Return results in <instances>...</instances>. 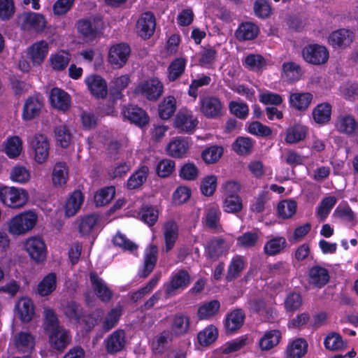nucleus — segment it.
<instances>
[{
	"label": "nucleus",
	"mask_w": 358,
	"mask_h": 358,
	"mask_svg": "<svg viewBox=\"0 0 358 358\" xmlns=\"http://www.w3.org/2000/svg\"><path fill=\"white\" fill-rule=\"evenodd\" d=\"M162 234L164 241V250L166 252L171 250L178 238L179 227L173 220L166 221L162 224Z\"/></svg>",
	"instance_id": "nucleus-14"
},
{
	"label": "nucleus",
	"mask_w": 358,
	"mask_h": 358,
	"mask_svg": "<svg viewBox=\"0 0 358 358\" xmlns=\"http://www.w3.org/2000/svg\"><path fill=\"white\" fill-rule=\"evenodd\" d=\"M85 83L91 94L97 98H103L107 94V85L105 80L97 75L87 76Z\"/></svg>",
	"instance_id": "nucleus-25"
},
{
	"label": "nucleus",
	"mask_w": 358,
	"mask_h": 358,
	"mask_svg": "<svg viewBox=\"0 0 358 358\" xmlns=\"http://www.w3.org/2000/svg\"><path fill=\"white\" fill-rule=\"evenodd\" d=\"M172 336L168 331H164L156 336L151 342V348L155 353H162L164 351Z\"/></svg>",
	"instance_id": "nucleus-53"
},
{
	"label": "nucleus",
	"mask_w": 358,
	"mask_h": 358,
	"mask_svg": "<svg viewBox=\"0 0 358 358\" xmlns=\"http://www.w3.org/2000/svg\"><path fill=\"white\" fill-rule=\"evenodd\" d=\"M22 24L24 29H31L37 32L42 31L46 27L45 16L38 13H27L21 17Z\"/></svg>",
	"instance_id": "nucleus-23"
},
{
	"label": "nucleus",
	"mask_w": 358,
	"mask_h": 358,
	"mask_svg": "<svg viewBox=\"0 0 358 358\" xmlns=\"http://www.w3.org/2000/svg\"><path fill=\"white\" fill-rule=\"evenodd\" d=\"M331 110L332 106L329 103H319L312 111L313 119L318 124H325L331 120Z\"/></svg>",
	"instance_id": "nucleus-36"
},
{
	"label": "nucleus",
	"mask_w": 358,
	"mask_h": 358,
	"mask_svg": "<svg viewBox=\"0 0 358 358\" xmlns=\"http://www.w3.org/2000/svg\"><path fill=\"white\" fill-rule=\"evenodd\" d=\"M130 82V77L127 74L115 77L110 81V91L114 99H120L122 97V91L127 87Z\"/></svg>",
	"instance_id": "nucleus-41"
},
{
	"label": "nucleus",
	"mask_w": 358,
	"mask_h": 358,
	"mask_svg": "<svg viewBox=\"0 0 358 358\" xmlns=\"http://www.w3.org/2000/svg\"><path fill=\"white\" fill-rule=\"evenodd\" d=\"M302 74L301 69L297 64L289 62L282 64L281 76L287 82H296L301 78Z\"/></svg>",
	"instance_id": "nucleus-39"
},
{
	"label": "nucleus",
	"mask_w": 358,
	"mask_h": 358,
	"mask_svg": "<svg viewBox=\"0 0 358 358\" xmlns=\"http://www.w3.org/2000/svg\"><path fill=\"white\" fill-rule=\"evenodd\" d=\"M335 129L340 134L354 136L358 134V122L350 114L339 115L334 122Z\"/></svg>",
	"instance_id": "nucleus-11"
},
{
	"label": "nucleus",
	"mask_w": 358,
	"mask_h": 358,
	"mask_svg": "<svg viewBox=\"0 0 358 358\" xmlns=\"http://www.w3.org/2000/svg\"><path fill=\"white\" fill-rule=\"evenodd\" d=\"M303 59L313 65L325 64L329 57V51L326 47L318 44H309L302 50Z\"/></svg>",
	"instance_id": "nucleus-8"
},
{
	"label": "nucleus",
	"mask_w": 358,
	"mask_h": 358,
	"mask_svg": "<svg viewBox=\"0 0 358 358\" xmlns=\"http://www.w3.org/2000/svg\"><path fill=\"white\" fill-rule=\"evenodd\" d=\"M158 248L155 245H150L147 247L144 255V264L139 271V275L143 278L147 277L153 270L157 260Z\"/></svg>",
	"instance_id": "nucleus-28"
},
{
	"label": "nucleus",
	"mask_w": 358,
	"mask_h": 358,
	"mask_svg": "<svg viewBox=\"0 0 358 358\" xmlns=\"http://www.w3.org/2000/svg\"><path fill=\"white\" fill-rule=\"evenodd\" d=\"M106 348L108 353L121 351L125 345V333L123 330L114 331L105 340Z\"/></svg>",
	"instance_id": "nucleus-32"
},
{
	"label": "nucleus",
	"mask_w": 358,
	"mask_h": 358,
	"mask_svg": "<svg viewBox=\"0 0 358 358\" xmlns=\"http://www.w3.org/2000/svg\"><path fill=\"white\" fill-rule=\"evenodd\" d=\"M3 152L10 159L18 157L23 150V141L18 136H8L3 143Z\"/></svg>",
	"instance_id": "nucleus-30"
},
{
	"label": "nucleus",
	"mask_w": 358,
	"mask_h": 358,
	"mask_svg": "<svg viewBox=\"0 0 358 358\" xmlns=\"http://www.w3.org/2000/svg\"><path fill=\"white\" fill-rule=\"evenodd\" d=\"M310 282L316 287H321L326 285L329 275L328 271L321 266H313L309 271Z\"/></svg>",
	"instance_id": "nucleus-46"
},
{
	"label": "nucleus",
	"mask_w": 358,
	"mask_h": 358,
	"mask_svg": "<svg viewBox=\"0 0 358 358\" xmlns=\"http://www.w3.org/2000/svg\"><path fill=\"white\" fill-rule=\"evenodd\" d=\"M49 101L51 106L59 111L66 112L71 107V99L70 95L58 87H54L50 90Z\"/></svg>",
	"instance_id": "nucleus-12"
},
{
	"label": "nucleus",
	"mask_w": 358,
	"mask_h": 358,
	"mask_svg": "<svg viewBox=\"0 0 358 358\" xmlns=\"http://www.w3.org/2000/svg\"><path fill=\"white\" fill-rule=\"evenodd\" d=\"M34 161L38 164H44L48 159L50 142L45 134H35L29 141Z\"/></svg>",
	"instance_id": "nucleus-5"
},
{
	"label": "nucleus",
	"mask_w": 358,
	"mask_h": 358,
	"mask_svg": "<svg viewBox=\"0 0 358 358\" xmlns=\"http://www.w3.org/2000/svg\"><path fill=\"white\" fill-rule=\"evenodd\" d=\"M15 313L22 322H30L35 314L34 305L28 297L20 298L15 304Z\"/></svg>",
	"instance_id": "nucleus-20"
},
{
	"label": "nucleus",
	"mask_w": 358,
	"mask_h": 358,
	"mask_svg": "<svg viewBox=\"0 0 358 358\" xmlns=\"http://www.w3.org/2000/svg\"><path fill=\"white\" fill-rule=\"evenodd\" d=\"M192 195L191 189L187 186L181 185L176 188L172 195L173 204L180 206L186 203Z\"/></svg>",
	"instance_id": "nucleus-64"
},
{
	"label": "nucleus",
	"mask_w": 358,
	"mask_h": 358,
	"mask_svg": "<svg viewBox=\"0 0 358 358\" xmlns=\"http://www.w3.org/2000/svg\"><path fill=\"white\" fill-rule=\"evenodd\" d=\"M49 52V44L46 41L41 40L33 43L27 49V56L34 66L41 65Z\"/></svg>",
	"instance_id": "nucleus-15"
},
{
	"label": "nucleus",
	"mask_w": 358,
	"mask_h": 358,
	"mask_svg": "<svg viewBox=\"0 0 358 358\" xmlns=\"http://www.w3.org/2000/svg\"><path fill=\"white\" fill-rule=\"evenodd\" d=\"M189 328V318L184 315H176L171 324V335L180 336L186 334Z\"/></svg>",
	"instance_id": "nucleus-42"
},
{
	"label": "nucleus",
	"mask_w": 358,
	"mask_h": 358,
	"mask_svg": "<svg viewBox=\"0 0 358 358\" xmlns=\"http://www.w3.org/2000/svg\"><path fill=\"white\" fill-rule=\"evenodd\" d=\"M324 346L329 351H339L344 349L347 345L341 335L336 332L328 333L324 338Z\"/></svg>",
	"instance_id": "nucleus-44"
},
{
	"label": "nucleus",
	"mask_w": 358,
	"mask_h": 358,
	"mask_svg": "<svg viewBox=\"0 0 358 358\" xmlns=\"http://www.w3.org/2000/svg\"><path fill=\"white\" fill-rule=\"evenodd\" d=\"M243 201L240 196H229L224 197L223 209L229 213H236L241 211Z\"/></svg>",
	"instance_id": "nucleus-60"
},
{
	"label": "nucleus",
	"mask_w": 358,
	"mask_h": 358,
	"mask_svg": "<svg viewBox=\"0 0 358 358\" xmlns=\"http://www.w3.org/2000/svg\"><path fill=\"white\" fill-rule=\"evenodd\" d=\"M353 34L352 31L341 29L332 32L329 37V42L334 47L345 45L352 42Z\"/></svg>",
	"instance_id": "nucleus-45"
},
{
	"label": "nucleus",
	"mask_w": 358,
	"mask_h": 358,
	"mask_svg": "<svg viewBox=\"0 0 358 358\" xmlns=\"http://www.w3.org/2000/svg\"><path fill=\"white\" fill-rule=\"evenodd\" d=\"M29 200L28 192L21 187L3 186L0 187V201L6 206L17 209L24 207Z\"/></svg>",
	"instance_id": "nucleus-3"
},
{
	"label": "nucleus",
	"mask_w": 358,
	"mask_h": 358,
	"mask_svg": "<svg viewBox=\"0 0 358 358\" xmlns=\"http://www.w3.org/2000/svg\"><path fill=\"white\" fill-rule=\"evenodd\" d=\"M43 107V101L37 96H31L24 101L22 117L25 121H29L37 117Z\"/></svg>",
	"instance_id": "nucleus-26"
},
{
	"label": "nucleus",
	"mask_w": 358,
	"mask_h": 358,
	"mask_svg": "<svg viewBox=\"0 0 358 358\" xmlns=\"http://www.w3.org/2000/svg\"><path fill=\"white\" fill-rule=\"evenodd\" d=\"M220 308V303L217 300L203 303L198 309L197 316L201 320H209L219 312Z\"/></svg>",
	"instance_id": "nucleus-48"
},
{
	"label": "nucleus",
	"mask_w": 358,
	"mask_h": 358,
	"mask_svg": "<svg viewBox=\"0 0 358 358\" xmlns=\"http://www.w3.org/2000/svg\"><path fill=\"white\" fill-rule=\"evenodd\" d=\"M164 92V85L155 77L141 81L136 87L135 93L140 94L150 101L157 100Z\"/></svg>",
	"instance_id": "nucleus-6"
},
{
	"label": "nucleus",
	"mask_w": 358,
	"mask_h": 358,
	"mask_svg": "<svg viewBox=\"0 0 358 358\" xmlns=\"http://www.w3.org/2000/svg\"><path fill=\"white\" fill-rule=\"evenodd\" d=\"M148 171L149 169L148 166H141V168L129 178L127 187L129 189H136L141 186L147 179Z\"/></svg>",
	"instance_id": "nucleus-54"
},
{
	"label": "nucleus",
	"mask_w": 358,
	"mask_h": 358,
	"mask_svg": "<svg viewBox=\"0 0 358 358\" xmlns=\"http://www.w3.org/2000/svg\"><path fill=\"white\" fill-rule=\"evenodd\" d=\"M123 116L131 123L138 127H143L148 123L149 117L142 108L130 106L123 110Z\"/></svg>",
	"instance_id": "nucleus-29"
},
{
	"label": "nucleus",
	"mask_w": 358,
	"mask_h": 358,
	"mask_svg": "<svg viewBox=\"0 0 358 358\" xmlns=\"http://www.w3.org/2000/svg\"><path fill=\"white\" fill-rule=\"evenodd\" d=\"M248 344V336H242L224 343L222 346L221 350L225 355L232 354L241 350Z\"/></svg>",
	"instance_id": "nucleus-50"
},
{
	"label": "nucleus",
	"mask_w": 358,
	"mask_h": 358,
	"mask_svg": "<svg viewBox=\"0 0 358 358\" xmlns=\"http://www.w3.org/2000/svg\"><path fill=\"white\" fill-rule=\"evenodd\" d=\"M44 315V329L48 335L50 345L55 350H63L71 341L69 331L59 327L57 317L52 308H45Z\"/></svg>",
	"instance_id": "nucleus-1"
},
{
	"label": "nucleus",
	"mask_w": 358,
	"mask_h": 358,
	"mask_svg": "<svg viewBox=\"0 0 358 358\" xmlns=\"http://www.w3.org/2000/svg\"><path fill=\"white\" fill-rule=\"evenodd\" d=\"M103 28V22L99 18L80 20L78 22V30L85 37L92 39L100 33Z\"/></svg>",
	"instance_id": "nucleus-17"
},
{
	"label": "nucleus",
	"mask_w": 358,
	"mask_h": 358,
	"mask_svg": "<svg viewBox=\"0 0 358 358\" xmlns=\"http://www.w3.org/2000/svg\"><path fill=\"white\" fill-rule=\"evenodd\" d=\"M313 99V95L310 92H294L291 93L289 97L290 107L296 110L306 111Z\"/></svg>",
	"instance_id": "nucleus-27"
},
{
	"label": "nucleus",
	"mask_w": 358,
	"mask_h": 358,
	"mask_svg": "<svg viewBox=\"0 0 358 358\" xmlns=\"http://www.w3.org/2000/svg\"><path fill=\"white\" fill-rule=\"evenodd\" d=\"M57 287V275L50 273L45 275L37 286V292L41 296L52 294Z\"/></svg>",
	"instance_id": "nucleus-40"
},
{
	"label": "nucleus",
	"mask_w": 358,
	"mask_h": 358,
	"mask_svg": "<svg viewBox=\"0 0 358 358\" xmlns=\"http://www.w3.org/2000/svg\"><path fill=\"white\" fill-rule=\"evenodd\" d=\"M55 136L57 144L62 148H67L71 142V134L68 127L64 124L55 127Z\"/></svg>",
	"instance_id": "nucleus-63"
},
{
	"label": "nucleus",
	"mask_w": 358,
	"mask_h": 358,
	"mask_svg": "<svg viewBox=\"0 0 358 358\" xmlns=\"http://www.w3.org/2000/svg\"><path fill=\"white\" fill-rule=\"evenodd\" d=\"M90 281L97 296L103 301H108L112 296V292L105 282L95 273L90 274Z\"/></svg>",
	"instance_id": "nucleus-37"
},
{
	"label": "nucleus",
	"mask_w": 358,
	"mask_h": 358,
	"mask_svg": "<svg viewBox=\"0 0 358 358\" xmlns=\"http://www.w3.org/2000/svg\"><path fill=\"white\" fill-rule=\"evenodd\" d=\"M308 128L300 124H296L286 130L285 141L289 144L297 143L303 141L307 135Z\"/></svg>",
	"instance_id": "nucleus-38"
},
{
	"label": "nucleus",
	"mask_w": 358,
	"mask_h": 358,
	"mask_svg": "<svg viewBox=\"0 0 358 358\" xmlns=\"http://www.w3.org/2000/svg\"><path fill=\"white\" fill-rule=\"evenodd\" d=\"M190 283V276L185 270L176 271L172 273L170 281L166 286L168 296H173L178 292L185 289Z\"/></svg>",
	"instance_id": "nucleus-9"
},
{
	"label": "nucleus",
	"mask_w": 358,
	"mask_h": 358,
	"mask_svg": "<svg viewBox=\"0 0 358 358\" xmlns=\"http://www.w3.org/2000/svg\"><path fill=\"white\" fill-rule=\"evenodd\" d=\"M130 48L125 43H119L110 47L108 52V62L117 69L122 68L130 55Z\"/></svg>",
	"instance_id": "nucleus-10"
},
{
	"label": "nucleus",
	"mask_w": 358,
	"mask_h": 358,
	"mask_svg": "<svg viewBox=\"0 0 358 358\" xmlns=\"http://www.w3.org/2000/svg\"><path fill=\"white\" fill-rule=\"evenodd\" d=\"M286 245V240L284 237L276 236L268 241L264 245V252L268 255H274L279 253Z\"/></svg>",
	"instance_id": "nucleus-62"
},
{
	"label": "nucleus",
	"mask_w": 358,
	"mask_h": 358,
	"mask_svg": "<svg viewBox=\"0 0 358 358\" xmlns=\"http://www.w3.org/2000/svg\"><path fill=\"white\" fill-rule=\"evenodd\" d=\"M282 338L279 330L272 329L265 331L259 338L257 346L262 352H268L275 348Z\"/></svg>",
	"instance_id": "nucleus-18"
},
{
	"label": "nucleus",
	"mask_w": 358,
	"mask_h": 358,
	"mask_svg": "<svg viewBox=\"0 0 358 358\" xmlns=\"http://www.w3.org/2000/svg\"><path fill=\"white\" fill-rule=\"evenodd\" d=\"M31 171L27 167L22 165H16L10 172V179L16 183L26 184L31 179Z\"/></svg>",
	"instance_id": "nucleus-49"
},
{
	"label": "nucleus",
	"mask_w": 358,
	"mask_h": 358,
	"mask_svg": "<svg viewBox=\"0 0 358 358\" xmlns=\"http://www.w3.org/2000/svg\"><path fill=\"white\" fill-rule=\"evenodd\" d=\"M297 204L293 200H283L277 206L279 217L282 219H288L292 217L296 211Z\"/></svg>",
	"instance_id": "nucleus-57"
},
{
	"label": "nucleus",
	"mask_w": 358,
	"mask_h": 358,
	"mask_svg": "<svg viewBox=\"0 0 358 358\" xmlns=\"http://www.w3.org/2000/svg\"><path fill=\"white\" fill-rule=\"evenodd\" d=\"M176 108V98L173 96H167L159 104V115L163 120H168L174 114Z\"/></svg>",
	"instance_id": "nucleus-47"
},
{
	"label": "nucleus",
	"mask_w": 358,
	"mask_h": 358,
	"mask_svg": "<svg viewBox=\"0 0 358 358\" xmlns=\"http://www.w3.org/2000/svg\"><path fill=\"white\" fill-rule=\"evenodd\" d=\"M191 145L192 142L187 138H176L168 144L166 152L169 156L182 158L186 155Z\"/></svg>",
	"instance_id": "nucleus-22"
},
{
	"label": "nucleus",
	"mask_w": 358,
	"mask_h": 358,
	"mask_svg": "<svg viewBox=\"0 0 358 358\" xmlns=\"http://www.w3.org/2000/svg\"><path fill=\"white\" fill-rule=\"evenodd\" d=\"M38 215L34 210L20 212L8 222V231L14 236H23L31 231L36 225Z\"/></svg>",
	"instance_id": "nucleus-2"
},
{
	"label": "nucleus",
	"mask_w": 358,
	"mask_h": 358,
	"mask_svg": "<svg viewBox=\"0 0 358 358\" xmlns=\"http://www.w3.org/2000/svg\"><path fill=\"white\" fill-rule=\"evenodd\" d=\"M98 222V216L89 215L80 218L78 223L79 232L82 236L90 234Z\"/></svg>",
	"instance_id": "nucleus-56"
},
{
	"label": "nucleus",
	"mask_w": 358,
	"mask_h": 358,
	"mask_svg": "<svg viewBox=\"0 0 358 358\" xmlns=\"http://www.w3.org/2000/svg\"><path fill=\"white\" fill-rule=\"evenodd\" d=\"M308 343L306 339L297 338L290 341L284 352V358H303L308 352Z\"/></svg>",
	"instance_id": "nucleus-19"
},
{
	"label": "nucleus",
	"mask_w": 358,
	"mask_h": 358,
	"mask_svg": "<svg viewBox=\"0 0 358 358\" xmlns=\"http://www.w3.org/2000/svg\"><path fill=\"white\" fill-rule=\"evenodd\" d=\"M259 32L258 27L253 23L245 22L241 24L236 31V36L238 40H252L255 38Z\"/></svg>",
	"instance_id": "nucleus-51"
},
{
	"label": "nucleus",
	"mask_w": 358,
	"mask_h": 358,
	"mask_svg": "<svg viewBox=\"0 0 358 358\" xmlns=\"http://www.w3.org/2000/svg\"><path fill=\"white\" fill-rule=\"evenodd\" d=\"M24 248L29 257L36 263H43L48 254V249L43 238L34 236L27 238Z\"/></svg>",
	"instance_id": "nucleus-7"
},
{
	"label": "nucleus",
	"mask_w": 358,
	"mask_h": 358,
	"mask_svg": "<svg viewBox=\"0 0 358 358\" xmlns=\"http://www.w3.org/2000/svg\"><path fill=\"white\" fill-rule=\"evenodd\" d=\"M69 179V169L66 163L57 162L52 169V182L56 187H63Z\"/></svg>",
	"instance_id": "nucleus-35"
},
{
	"label": "nucleus",
	"mask_w": 358,
	"mask_h": 358,
	"mask_svg": "<svg viewBox=\"0 0 358 358\" xmlns=\"http://www.w3.org/2000/svg\"><path fill=\"white\" fill-rule=\"evenodd\" d=\"M218 337V329L213 324H210L200 331L197 335L199 344L207 347L213 343Z\"/></svg>",
	"instance_id": "nucleus-43"
},
{
	"label": "nucleus",
	"mask_w": 358,
	"mask_h": 358,
	"mask_svg": "<svg viewBox=\"0 0 358 358\" xmlns=\"http://www.w3.org/2000/svg\"><path fill=\"white\" fill-rule=\"evenodd\" d=\"M84 196L79 190L74 191L66 199L64 206V212L66 217L75 215L83 205Z\"/></svg>",
	"instance_id": "nucleus-33"
},
{
	"label": "nucleus",
	"mask_w": 358,
	"mask_h": 358,
	"mask_svg": "<svg viewBox=\"0 0 358 358\" xmlns=\"http://www.w3.org/2000/svg\"><path fill=\"white\" fill-rule=\"evenodd\" d=\"M155 26L154 15L150 12H145L141 14L137 21L136 31L141 37L148 38L154 34Z\"/></svg>",
	"instance_id": "nucleus-16"
},
{
	"label": "nucleus",
	"mask_w": 358,
	"mask_h": 358,
	"mask_svg": "<svg viewBox=\"0 0 358 358\" xmlns=\"http://www.w3.org/2000/svg\"><path fill=\"white\" fill-rule=\"evenodd\" d=\"M70 60V53L62 50L52 53L48 59V63L52 70L60 72L66 69Z\"/></svg>",
	"instance_id": "nucleus-31"
},
{
	"label": "nucleus",
	"mask_w": 358,
	"mask_h": 358,
	"mask_svg": "<svg viewBox=\"0 0 358 358\" xmlns=\"http://www.w3.org/2000/svg\"><path fill=\"white\" fill-rule=\"evenodd\" d=\"M201 112L208 117H217L222 115V104L216 97L207 96L200 99Z\"/></svg>",
	"instance_id": "nucleus-21"
},
{
	"label": "nucleus",
	"mask_w": 358,
	"mask_h": 358,
	"mask_svg": "<svg viewBox=\"0 0 358 358\" xmlns=\"http://www.w3.org/2000/svg\"><path fill=\"white\" fill-rule=\"evenodd\" d=\"M198 124V120L194 117L192 113L186 109L180 110L177 114L174 126L180 131L192 133Z\"/></svg>",
	"instance_id": "nucleus-13"
},
{
	"label": "nucleus",
	"mask_w": 358,
	"mask_h": 358,
	"mask_svg": "<svg viewBox=\"0 0 358 358\" xmlns=\"http://www.w3.org/2000/svg\"><path fill=\"white\" fill-rule=\"evenodd\" d=\"M13 344L19 353H31L34 349L35 338L28 332H20L13 338Z\"/></svg>",
	"instance_id": "nucleus-24"
},
{
	"label": "nucleus",
	"mask_w": 358,
	"mask_h": 358,
	"mask_svg": "<svg viewBox=\"0 0 358 358\" xmlns=\"http://www.w3.org/2000/svg\"><path fill=\"white\" fill-rule=\"evenodd\" d=\"M223 155V148L221 146L213 145L205 149L201 153L203 160L208 164L217 162Z\"/></svg>",
	"instance_id": "nucleus-61"
},
{
	"label": "nucleus",
	"mask_w": 358,
	"mask_h": 358,
	"mask_svg": "<svg viewBox=\"0 0 358 358\" xmlns=\"http://www.w3.org/2000/svg\"><path fill=\"white\" fill-rule=\"evenodd\" d=\"M245 313L241 309H236L228 313L224 320V327L228 332L239 329L243 324Z\"/></svg>",
	"instance_id": "nucleus-34"
},
{
	"label": "nucleus",
	"mask_w": 358,
	"mask_h": 358,
	"mask_svg": "<svg viewBox=\"0 0 358 358\" xmlns=\"http://www.w3.org/2000/svg\"><path fill=\"white\" fill-rule=\"evenodd\" d=\"M243 64L251 71H259L266 67V61L260 55L250 54L245 57Z\"/></svg>",
	"instance_id": "nucleus-55"
},
{
	"label": "nucleus",
	"mask_w": 358,
	"mask_h": 358,
	"mask_svg": "<svg viewBox=\"0 0 358 358\" xmlns=\"http://www.w3.org/2000/svg\"><path fill=\"white\" fill-rule=\"evenodd\" d=\"M186 66V60L182 57L175 59L168 67V78L170 81H175L184 72Z\"/></svg>",
	"instance_id": "nucleus-52"
},
{
	"label": "nucleus",
	"mask_w": 358,
	"mask_h": 358,
	"mask_svg": "<svg viewBox=\"0 0 358 358\" xmlns=\"http://www.w3.org/2000/svg\"><path fill=\"white\" fill-rule=\"evenodd\" d=\"M115 189L114 187H106L98 190L94 194V202L96 206H102L108 204L114 197Z\"/></svg>",
	"instance_id": "nucleus-58"
},
{
	"label": "nucleus",
	"mask_w": 358,
	"mask_h": 358,
	"mask_svg": "<svg viewBox=\"0 0 358 358\" xmlns=\"http://www.w3.org/2000/svg\"><path fill=\"white\" fill-rule=\"evenodd\" d=\"M245 267V262L242 257H234L229 266L227 280L231 281L237 278Z\"/></svg>",
	"instance_id": "nucleus-59"
},
{
	"label": "nucleus",
	"mask_w": 358,
	"mask_h": 358,
	"mask_svg": "<svg viewBox=\"0 0 358 358\" xmlns=\"http://www.w3.org/2000/svg\"><path fill=\"white\" fill-rule=\"evenodd\" d=\"M81 309L75 302L69 303L64 308L65 315L71 321L81 326L85 331H90L98 322L101 312L97 311L92 315H81Z\"/></svg>",
	"instance_id": "nucleus-4"
}]
</instances>
